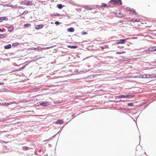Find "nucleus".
Segmentation results:
<instances>
[{"mask_svg": "<svg viewBox=\"0 0 156 156\" xmlns=\"http://www.w3.org/2000/svg\"><path fill=\"white\" fill-rule=\"evenodd\" d=\"M75 59V57H74L71 54H69V69H71L72 67H76V66L75 65L76 64V62H70V61H72L73 60ZM88 71V70H84L78 71L77 70H75L74 69H70L69 70V75H73L78 74H83L84 73H86Z\"/></svg>", "mask_w": 156, "mask_h": 156, "instance_id": "obj_1", "label": "nucleus"}, {"mask_svg": "<svg viewBox=\"0 0 156 156\" xmlns=\"http://www.w3.org/2000/svg\"><path fill=\"white\" fill-rule=\"evenodd\" d=\"M110 3L113 5H116L119 6L122 4L121 0H111Z\"/></svg>", "mask_w": 156, "mask_h": 156, "instance_id": "obj_2", "label": "nucleus"}, {"mask_svg": "<svg viewBox=\"0 0 156 156\" xmlns=\"http://www.w3.org/2000/svg\"><path fill=\"white\" fill-rule=\"evenodd\" d=\"M38 106H42L44 107H46L50 105L49 102L48 101H41L37 103Z\"/></svg>", "mask_w": 156, "mask_h": 156, "instance_id": "obj_3", "label": "nucleus"}, {"mask_svg": "<svg viewBox=\"0 0 156 156\" xmlns=\"http://www.w3.org/2000/svg\"><path fill=\"white\" fill-rule=\"evenodd\" d=\"M134 96V95H132L130 94H127L126 95H120L118 96V98H131L133 97Z\"/></svg>", "mask_w": 156, "mask_h": 156, "instance_id": "obj_4", "label": "nucleus"}, {"mask_svg": "<svg viewBox=\"0 0 156 156\" xmlns=\"http://www.w3.org/2000/svg\"><path fill=\"white\" fill-rule=\"evenodd\" d=\"M125 40L124 39L118 40L116 41L117 44H124L125 43Z\"/></svg>", "mask_w": 156, "mask_h": 156, "instance_id": "obj_5", "label": "nucleus"}, {"mask_svg": "<svg viewBox=\"0 0 156 156\" xmlns=\"http://www.w3.org/2000/svg\"><path fill=\"white\" fill-rule=\"evenodd\" d=\"M33 5V3L31 1H25V3L23 4V5H25L27 6H30Z\"/></svg>", "mask_w": 156, "mask_h": 156, "instance_id": "obj_6", "label": "nucleus"}, {"mask_svg": "<svg viewBox=\"0 0 156 156\" xmlns=\"http://www.w3.org/2000/svg\"><path fill=\"white\" fill-rule=\"evenodd\" d=\"M55 124H59L61 125L62 124L64 123V122L61 119H59L55 122Z\"/></svg>", "mask_w": 156, "mask_h": 156, "instance_id": "obj_7", "label": "nucleus"}, {"mask_svg": "<svg viewBox=\"0 0 156 156\" xmlns=\"http://www.w3.org/2000/svg\"><path fill=\"white\" fill-rule=\"evenodd\" d=\"M43 26L42 24L37 25L36 26L35 28L36 29L38 30L42 28Z\"/></svg>", "mask_w": 156, "mask_h": 156, "instance_id": "obj_8", "label": "nucleus"}, {"mask_svg": "<svg viewBox=\"0 0 156 156\" xmlns=\"http://www.w3.org/2000/svg\"><path fill=\"white\" fill-rule=\"evenodd\" d=\"M101 6V7H110L111 5L109 4H107L106 3H102Z\"/></svg>", "mask_w": 156, "mask_h": 156, "instance_id": "obj_9", "label": "nucleus"}, {"mask_svg": "<svg viewBox=\"0 0 156 156\" xmlns=\"http://www.w3.org/2000/svg\"><path fill=\"white\" fill-rule=\"evenodd\" d=\"M14 27L12 26H10L8 28V30L9 31L11 32L13 30Z\"/></svg>", "mask_w": 156, "mask_h": 156, "instance_id": "obj_10", "label": "nucleus"}, {"mask_svg": "<svg viewBox=\"0 0 156 156\" xmlns=\"http://www.w3.org/2000/svg\"><path fill=\"white\" fill-rule=\"evenodd\" d=\"M11 47V44H8L7 45L4 46V48L5 49H9Z\"/></svg>", "mask_w": 156, "mask_h": 156, "instance_id": "obj_11", "label": "nucleus"}, {"mask_svg": "<svg viewBox=\"0 0 156 156\" xmlns=\"http://www.w3.org/2000/svg\"><path fill=\"white\" fill-rule=\"evenodd\" d=\"M39 48H28V50H38L39 49Z\"/></svg>", "mask_w": 156, "mask_h": 156, "instance_id": "obj_12", "label": "nucleus"}, {"mask_svg": "<svg viewBox=\"0 0 156 156\" xmlns=\"http://www.w3.org/2000/svg\"><path fill=\"white\" fill-rule=\"evenodd\" d=\"M6 19H7L6 17H0V22H2L3 20H6Z\"/></svg>", "mask_w": 156, "mask_h": 156, "instance_id": "obj_13", "label": "nucleus"}, {"mask_svg": "<svg viewBox=\"0 0 156 156\" xmlns=\"http://www.w3.org/2000/svg\"><path fill=\"white\" fill-rule=\"evenodd\" d=\"M150 75L143 74V78H147L149 77Z\"/></svg>", "mask_w": 156, "mask_h": 156, "instance_id": "obj_14", "label": "nucleus"}, {"mask_svg": "<svg viewBox=\"0 0 156 156\" xmlns=\"http://www.w3.org/2000/svg\"><path fill=\"white\" fill-rule=\"evenodd\" d=\"M84 8L88 10H90L92 9L88 6H85Z\"/></svg>", "mask_w": 156, "mask_h": 156, "instance_id": "obj_15", "label": "nucleus"}, {"mask_svg": "<svg viewBox=\"0 0 156 156\" xmlns=\"http://www.w3.org/2000/svg\"><path fill=\"white\" fill-rule=\"evenodd\" d=\"M124 15L123 14H122L121 13H119L117 16L119 18H121L124 17Z\"/></svg>", "mask_w": 156, "mask_h": 156, "instance_id": "obj_16", "label": "nucleus"}, {"mask_svg": "<svg viewBox=\"0 0 156 156\" xmlns=\"http://www.w3.org/2000/svg\"><path fill=\"white\" fill-rule=\"evenodd\" d=\"M77 45H69V48H76L77 47Z\"/></svg>", "mask_w": 156, "mask_h": 156, "instance_id": "obj_17", "label": "nucleus"}, {"mask_svg": "<svg viewBox=\"0 0 156 156\" xmlns=\"http://www.w3.org/2000/svg\"><path fill=\"white\" fill-rule=\"evenodd\" d=\"M129 11L130 12H133V14H134V15H136L137 14V13L135 11V10L133 9H131Z\"/></svg>", "mask_w": 156, "mask_h": 156, "instance_id": "obj_18", "label": "nucleus"}, {"mask_svg": "<svg viewBox=\"0 0 156 156\" xmlns=\"http://www.w3.org/2000/svg\"><path fill=\"white\" fill-rule=\"evenodd\" d=\"M155 47H153V48H150L148 49V51H154L156 50Z\"/></svg>", "mask_w": 156, "mask_h": 156, "instance_id": "obj_19", "label": "nucleus"}, {"mask_svg": "<svg viewBox=\"0 0 156 156\" xmlns=\"http://www.w3.org/2000/svg\"><path fill=\"white\" fill-rule=\"evenodd\" d=\"M57 7L59 9H61L62 8V5L61 4H58L57 5Z\"/></svg>", "mask_w": 156, "mask_h": 156, "instance_id": "obj_20", "label": "nucleus"}, {"mask_svg": "<svg viewBox=\"0 0 156 156\" xmlns=\"http://www.w3.org/2000/svg\"><path fill=\"white\" fill-rule=\"evenodd\" d=\"M6 36V34H0V38H4Z\"/></svg>", "mask_w": 156, "mask_h": 156, "instance_id": "obj_21", "label": "nucleus"}, {"mask_svg": "<svg viewBox=\"0 0 156 156\" xmlns=\"http://www.w3.org/2000/svg\"><path fill=\"white\" fill-rule=\"evenodd\" d=\"M74 29L73 27H71L69 28V32H74Z\"/></svg>", "mask_w": 156, "mask_h": 156, "instance_id": "obj_22", "label": "nucleus"}, {"mask_svg": "<svg viewBox=\"0 0 156 156\" xmlns=\"http://www.w3.org/2000/svg\"><path fill=\"white\" fill-rule=\"evenodd\" d=\"M52 46L49 47H42L41 48V50H45V49H48L50 48H52Z\"/></svg>", "mask_w": 156, "mask_h": 156, "instance_id": "obj_23", "label": "nucleus"}, {"mask_svg": "<svg viewBox=\"0 0 156 156\" xmlns=\"http://www.w3.org/2000/svg\"><path fill=\"white\" fill-rule=\"evenodd\" d=\"M31 25L30 23H27L24 25V27H30Z\"/></svg>", "mask_w": 156, "mask_h": 156, "instance_id": "obj_24", "label": "nucleus"}, {"mask_svg": "<svg viewBox=\"0 0 156 156\" xmlns=\"http://www.w3.org/2000/svg\"><path fill=\"white\" fill-rule=\"evenodd\" d=\"M19 45V43L18 42H15V43H13L12 44V46H13L16 47V46H18Z\"/></svg>", "mask_w": 156, "mask_h": 156, "instance_id": "obj_25", "label": "nucleus"}, {"mask_svg": "<svg viewBox=\"0 0 156 156\" xmlns=\"http://www.w3.org/2000/svg\"><path fill=\"white\" fill-rule=\"evenodd\" d=\"M29 149V147L26 146L23 147V150H27Z\"/></svg>", "mask_w": 156, "mask_h": 156, "instance_id": "obj_26", "label": "nucleus"}, {"mask_svg": "<svg viewBox=\"0 0 156 156\" xmlns=\"http://www.w3.org/2000/svg\"><path fill=\"white\" fill-rule=\"evenodd\" d=\"M69 3L72 4L74 5H76L75 2H74L72 0H69Z\"/></svg>", "mask_w": 156, "mask_h": 156, "instance_id": "obj_27", "label": "nucleus"}, {"mask_svg": "<svg viewBox=\"0 0 156 156\" xmlns=\"http://www.w3.org/2000/svg\"><path fill=\"white\" fill-rule=\"evenodd\" d=\"M128 106H133V104L132 103H129L128 104Z\"/></svg>", "mask_w": 156, "mask_h": 156, "instance_id": "obj_28", "label": "nucleus"}, {"mask_svg": "<svg viewBox=\"0 0 156 156\" xmlns=\"http://www.w3.org/2000/svg\"><path fill=\"white\" fill-rule=\"evenodd\" d=\"M28 13V11H24L21 14V15H23L24 14H26Z\"/></svg>", "mask_w": 156, "mask_h": 156, "instance_id": "obj_29", "label": "nucleus"}, {"mask_svg": "<svg viewBox=\"0 0 156 156\" xmlns=\"http://www.w3.org/2000/svg\"><path fill=\"white\" fill-rule=\"evenodd\" d=\"M10 6L12 8H17L16 5H10Z\"/></svg>", "mask_w": 156, "mask_h": 156, "instance_id": "obj_30", "label": "nucleus"}, {"mask_svg": "<svg viewBox=\"0 0 156 156\" xmlns=\"http://www.w3.org/2000/svg\"><path fill=\"white\" fill-rule=\"evenodd\" d=\"M15 103V102H10L9 103H7V105H11Z\"/></svg>", "mask_w": 156, "mask_h": 156, "instance_id": "obj_31", "label": "nucleus"}, {"mask_svg": "<svg viewBox=\"0 0 156 156\" xmlns=\"http://www.w3.org/2000/svg\"><path fill=\"white\" fill-rule=\"evenodd\" d=\"M87 34V33L86 32L83 31L82 33V35H84Z\"/></svg>", "mask_w": 156, "mask_h": 156, "instance_id": "obj_32", "label": "nucleus"}, {"mask_svg": "<svg viewBox=\"0 0 156 156\" xmlns=\"http://www.w3.org/2000/svg\"><path fill=\"white\" fill-rule=\"evenodd\" d=\"M31 62L30 61H27V62H26L25 63V64H26V66L29 63H30V62Z\"/></svg>", "mask_w": 156, "mask_h": 156, "instance_id": "obj_33", "label": "nucleus"}, {"mask_svg": "<svg viewBox=\"0 0 156 156\" xmlns=\"http://www.w3.org/2000/svg\"><path fill=\"white\" fill-rule=\"evenodd\" d=\"M76 10L78 11H81V8H79V9H76Z\"/></svg>", "mask_w": 156, "mask_h": 156, "instance_id": "obj_34", "label": "nucleus"}, {"mask_svg": "<svg viewBox=\"0 0 156 156\" xmlns=\"http://www.w3.org/2000/svg\"><path fill=\"white\" fill-rule=\"evenodd\" d=\"M25 3V1H22L20 2V4L21 5H23V4Z\"/></svg>", "mask_w": 156, "mask_h": 156, "instance_id": "obj_35", "label": "nucleus"}, {"mask_svg": "<svg viewBox=\"0 0 156 156\" xmlns=\"http://www.w3.org/2000/svg\"><path fill=\"white\" fill-rule=\"evenodd\" d=\"M55 24L56 25H58L59 24V22L58 21H56L55 22Z\"/></svg>", "mask_w": 156, "mask_h": 156, "instance_id": "obj_36", "label": "nucleus"}, {"mask_svg": "<svg viewBox=\"0 0 156 156\" xmlns=\"http://www.w3.org/2000/svg\"><path fill=\"white\" fill-rule=\"evenodd\" d=\"M21 70H22V69H21V68H19L18 69H17V70H17V71H21Z\"/></svg>", "mask_w": 156, "mask_h": 156, "instance_id": "obj_37", "label": "nucleus"}, {"mask_svg": "<svg viewBox=\"0 0 156 156\" xmlns=\"http://www.w3.org/2000/svg\"><path fill=\"white\" fill-rule=\"evenodd\" d=\"M60 103L59 101H54V104H58Z\"/></svg>", "mask_w": 156, "mask_h": 156, "instance_id": "obj_38", "label": "nucleus"}, {"mask_svg": "<svg viewBox=\"0 0 156 156\" xmlns=\"http://www.w3.org/2000/svg\"><path fill=\"white\" fill-rule=\"evenodd\" d=\"M134 20H135V19L133 18V19H132L131 20H130V21L132 22H134Z\"/></svg>", "mask_w": 156, "mask_h": 156, "instance_id": "obj_39", "label": "nucleus"}, {"mask_svg": "<svg viewBox=\"0 0 156 156\" xmlns=\"http://www.w3.org/2000/svg\"><path fill=\"white\" fill-rule=\"evenodd\" d=\"M130 38H128L126 39H125V41H126L127 40H130Z\"/></svg>", "mask_w": 156, "mask_h": 156, "instance_id": "obj_40", "label": "nucleus"}, {"mask_svg": "<svg viewBox=\"0 0 156 156\" xmlns=\"http://www.w3.org/2000/svg\"><path fill=\"white\" fill-rule=\"evenodd\" d=\"M137 22H140L141 20V19H137Z\"/></svg>", "mask_w": 156, "mask_h": 156, "instance_id": "obj_41", "label": "nucleus"}, {"mask_svg": "<svg viewBox=\"0 0 156 156\" xmlns=\"http://www.w3.org/2000/svg\"><path fill=\"white\" fill-rule=\"evenodd\" d=\"M25 67H26V66H23V67H21V69L22 70H23V69H24V68Z\"/></svg>", "mask_w": 156, "mask_h": 156, "instance_id": "obj_42", "label": "nucleus"}, {"mask_svg": "<svg viewBox=\"0 0 156 156\" xmlns=\"http://www.w3.org/2000/svg\"><path fill=\"white\" fill-rule=\"evenodd\" d=\"M55 16H60V15L59 13H56L55 15Z\"/></svg>", "mask_w": 156, "mask_h": 156, "instance_id": "obj_43", "label": "nucleus"}, {"mask_svg": "<svg viewBox=\"0 0 156 156\" xmlns=\"http://www.w3.org/2000/svg\"><path fill=\"white\" fill-rule=\"evenodd\" d=\"M139 77L140 78H143V75H140Z\"/></svg>", "mask_w": 156, "mask_h": 156, "instance_id": "obj_44", "label": "nucleus"}, {"mask_svg": "<svg viewBox=\"0 0 156 156\" xmlns=\"http://www.w3.org/2000/svg\"><path fill=\"white\" fill-rule=\"evenodd\" d=\"M116 54H121V52H116Z\"/></svg>", "mask_w": 156, "mask_h": 156, "instance_id": "obj_45", "label": "nucleus"}, {"mask_svg": "<svg viewBox=\"0 0 156 156\" xmlns=\"http://www.w3.org/2000/svg\"><path fill=\"white\" fill-rule=\"evenodd\" d=\"M59 132H60V131H59V132H58V133H57L56 134H55V135H54V136H53V137H54L55 136H56V135H57L58 133H59Z\"/></svg>", "mask_w": 156, "mask_h": 156, "instance_id": "obj_46", "label": "nucleus"}, {"mask_svg": "<svg viewBox=\"0 0 156 156\" xmlns=\"http://www.w3.org/2000/svg\"><path fill=\"white\" fill-rule=\"evenodd\" d=\"M3 105H7V103H4V104H3Z\"/></svg>", "mask_w": 156, "mask_h": 156, "instance_id": "obj_47", "label": "nucleus"}, {"mask_svg": "<svg viewBox=\"0 0 156 156\" xmlns=\"http://www.w3.org/2000/svg\"><path fill=\"white\" fill-rule=\"evenodd\" d=\"M4 6H10L9 5H8V4H5V5H4Z\"/></svg>", "mask_w": 156, "mask_h": 156, "instance_id": "obj_48", "label": "nucleus"}, {"mask_svg": "<svg viewBox=\"0 0 156 156\" xmlns=\"http://www.w3.org/2000/svg\"><path fill=\"white\" fill-rule=\"evenodd\" d=\"M137 19H135L134 22H137Z\"/></svg>", "mask_w": 156, "mask_h": 156, "instance_id": "obj_49", "label": "nucleus"}, {"mask_svg": "<svg viewBox=\"0 0 156 156\" xmlns=\"http://www.w3.org/2000/svg\"><path fill=\"white\" fill-rule=\"evenodd\" d=\"M4 83H3L0 82V85L3 84Z\"/></svg>", "mask_w": 156, "mask_h": 156, "instance_id": "obj_50", "label": "nucleus"}, {"mask_svg": "<svg viewBox=\"0 0 156 156\" xmlns=\"http://www.w3.org/2000/svg\"><path fill=\"white\" fill-rule=\"evenodd\" d=\"M3 31L1 28H0V32H3Z\"/></svg>", "mask_w": 156, "mask_h": 156, "instance_id": "obj_51", "label": "nucleus"}, {"mask_svg": "<svg viewBox=\"0 0 156 156\" xmlns=\"http://www.w3.org/2000/svg\"><path fill=\"white\" fill-rule=\"evenodd\" d=\"M125 53V52L124 51L121 52V54H122V53Z\"/></svg>", "mask_w": 156, "mask_h": 156, "instance_id": "obj_52", "label": "nucleus"}, {"mask_svg": "<svg viewBox=\"0 0 156 156\" xmlns=\"http://www.w3.org/2000/svg\"><path fill=\"white\" fill-rule=\"evenodd\" d=\"M99 29H100V31H101V30H102V28L101 27H99Z\"/></svg>", "mask_w": 156, "mask_h": 156, "instance_id": "obj_53", "label": "nucleus"}, {"mask_svg": "<svg viewBox=\"0 0 156 156\" xmlns=\"http://www.w3.org/2000/svg\"><path fill=\"white\" fill-rule=\"evenodd\" d=\"M18 8H22V7L20 6H19L18 7Z\"/></svg>", "mask_w": 156, "mask_h": 156, "instance_id": "obj_54", "label": "nucleus"}, {"mask_svg": "<svg viewBox=\"0 0 156 156\" xmlns=\"http://www.w3.org/2000/svg\"><path fill=\"white\" fill-rule=\"evenodd\" d=\"M69 115H71V116H72V114H69Z\"/></svg>", "mask_w": 156, "mask_h": 156, "instance_id": "obj_55", "label": "nucleus"}, {"mask_svg": "<svg viewBox=\"0 0 156 156\" xmlns=\"http://www.w3.org/2000/svg\"><path fill=\"white\" fill-rule=\"evenodd\" d=\"M67 30L68 31V29H67Z\"/></svg>", "mask_w": 156, "mask_h": 156, "instance_id": "obj_56", "label": "nucleus"}]
</instances>
